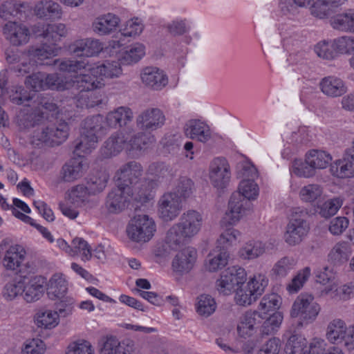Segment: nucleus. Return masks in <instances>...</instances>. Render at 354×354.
<instances>
[{"label": "nucleus", "mask_w": 354, "mask_h": 354, "mask_svg": "<svg viewBox=\"0 0 354 354\" xmlns=\"http://www.w3.org/2000/svg\"><path fill=\"white\" fill-rule=\"evenodd\" d=\"M177 224L191 238L199 232L202 225V216L195 210H188L181 215Z\"/></svg>", "instance_id": "393cba45"}, {"label": "nucleus", "mask_w": 354, "mask_h": 354, "mask_svg": "<svg viewBox=\"0 0 354 354\" xmlns=\"http://www.w3.org/2000/svg\"><path fill=\"white\" fill-rule=\"evenodd\" d=\"M120 23V19L113 13H107L95 18L93 22V31L101 36L113 32Z\"/></svg>", "instance_id": "a878e982"}, {"label": "nucleus", "mask_w": 354, "mask_h": 354, "mask_svg": "<svg viewBox=\"0 0 354 354\" xmlns=\"http://www.w3.org/2000/svg\"><path fill=\"white\" fill-rule=\"evenodd\" d=\"M102 129V118L100 115L86 118L82 123L80 141L76 144L75 151L85 154L96 147L98 141L97 133Z\"/></svg>", "instance_id": "0eeeda50"}, {"label": "nucleus", "mask_w": 354, "mask_h": 354, "mask_svg": "<svg viewBox=\"0 0 354 354\" xmlns=\"http://www.w3.org/2000/svg\"><path fill=\"white\" fill-rule=\"evenodd\" d=\"M91 75L88 74L91 77H93L96 80L97 86L95 88L101 87L102 83L98 80V77L102 80V77L113 78L117 77L122 73L120 64L117 61H104L102 64L97 65L92 68H89Z\"/></svg>", "instance_id": "aec40b11"}, {"label": "nucleus", "mask_w": 354, "mask_h": 354, "mask_svg": "<svg viewBox=\"0 0 354 354\" xmlns=\"http://www.w3.org/2000/svg\"><path fill=\"white\" fill-rule=\"evenodd\" d=\"M350 248L347 243H337L328 254L329 260L335 265H339L346 262L351 256Z\"/></svg>", "instance_id": "c03bdc74"}, {"label": "nucleus", "mask_w": 354, "mask_h": 354, "mask_svg": "<svg viewBox=\"0 0 354 354\" xmlns=\"http://www.w3.org/2000/svg\"><path fill=\"white\" fill-rule=\"evenodd\" d=\"M318 311H291L292 325L302 327L313 322L317 317Z\"/></svg>", "instance_id": "864d4df0"}, {"label": "nucleus", "mask_w": 354, "mask_h": 354, "mask_svg": "<svg viewBox=\"0 0 354 354\" xmlns=\"http://www.w3.org/2000/svg\"><path fill=\"white\" fill-rule=\"evenodd\" d=\"M26 257V252L22 245H11L6 252L3 264L7 269L15 270L19 268V272L20 274L25 272L24 269H28V273L33 272L35 266L32 263L26 262L24 263Z\"/></svg>", "instance_id": "9d476101"}, {"label": "nucleus", "mask_w": 354, "mask_h": 354, "mask_svg": "<svg viewBox=\"0 0 354 354\" xmlns=\"http://www.w3.org/2000/svg\"><path fill=\"white\" fill-rule=\"evenodd\" d=\"M240 236L241 233L237 230L232 227L226 229L217 240V248L227 250L230 246L236 243Z\"/></svg>", "instance_id": "603ef678"}, {"label": "nucleus", "mask_w": 354, "mask_h": 354, "mask_svg": "<svg viewBox=\"0 0 354 354\" xmlns=\"http://www.w3.org/2000/svg\"><path fill=\"white\" fill-rule=\"evenodd\" d=\"M33 126L38 125L34 131L32 143L37 147L46 145L53 147L64 142L68 136L69 127L66 122H61L57 124H44V113L41 112L35 116Z\"/></svg>", "instance_id": "f257e3e1"}, {"label": "nucleus", "mask_w": 354, "mask_h": 354, "mask_svg": "<svg viewBox=\"0 0 354 354\" xmlns=\"http://www.w3.org/2000/svg\"><path fill=\"white\" fill-rule=\"evenodd\" d=\"M336 50L341 54H354V37L342 36L334 39Z\"/></svg>", "instance_id": "0e129e2a"}, {"label": "nucleus", "mask_w": 354, "mask_h": 354, "mask_svg": "<svg viewBox=\"0 0 354 354\" xmlns=\"http://www.w3.org/2000/svg\"><path fill=\"white\" fill-rule=\"evenodd\" d=\"M57 311H39L35 317V323L39 327L51 328L59 323Z\"/></svg>", "instance_id": "de8ad7c7"}, {"label": "nucleus", "mask_w": 354, "mask_h": 354, "mask_svg": "<svg viewBox=\"0 0 354 354\" xmlns=\"http://www.w3.org/2000/svg\"><path fill=\"white\" fill-rule=\"evenodd\" d=\"M58 50L59 49L56 46H50L46 43L39 47L30 46L28 50V59H32L34 62L37 64L51 65V63L48 62L44 63V61L56 56Z\"/></svg>", "instance_id": "cd10ccee"}, {"label": "nucleus", "mask_w": 354, "mask_h": 354, "mask_svg": "<svg viewBox=\"0 0 354 354\" xmlns=\"http://www.w3.org/2000/svg\"><path fill=\"white\" fill-rule=\"evenodd\" d=\"M314 50L319 57L326 60L335 59L337 53L334 39L320 41L315 46Z\"/></svg>", "instance_id": "a18cd8bd"}, {"label": "nucleus", "mask_w": 354, "mask_h": 354, "mask_svg": "<svg viewBox=\"0 0 354 354\" xmlns=\"http://www.w3.org/2000/svg\"><path fill=\"white\" fill-rule=\"evenodd\" d=\"M142 175V167L141 165L136 161H130L124 164L115 173L116 185L124 187H131L134 191L137 188V192L141 189L142 192L148 189L149 183L145 180L140 185H137Z\"/></svg>", "instance_id": "423d86ee"}, {"label": "nucleus", "mask_w": 354, "mask_h": 354, "mask_svg": "<svg viewBox=\"0 0 354 354\" xmlns=\"http://www.w3.org/2000/svg\"><path fill=\"white\" fill-rule=\"evenodd\" d=\"M308 212L299 207L295 208L286 226L285 241L290 245L299 244L308 234L310 227L306 221Z\"/></svg>", "instance_id": "20e7f679"}, {"label": "nucleus", "mask_w": 354, "mask_h": 354, "mask_svg": "<svg viewBox=\"0 0 354 354\" xmlns=\"http://www.w3.org/2000/svg\"><path fill=\"white\" fill-rule=\"evenodd\" d=\"M183 130L187 138L201 142L209 141L212 137L209 125L198 119H191L187 121Z\"/></svg>", "instance_id": "a211bd4d"}, {"label": "nucleus", "mask_w": 354, "mask_h": 354, "mask_svg": "<svg viewBox=\"0 0 354 354\" xmlns=\"http://www.w3.org/2000/svg\"><path fill=\"white\" fill-rule=\"evenodd\" d=\"M341 207V203L337 198L328 200L321 205L318 206V212L322 217L330 218L335 215L339 208Z\"/></svg>", "instance_id": "69168bd1"}, {"label": "nucleus", "mask_w": 354, "mask_h": 354, "mask_svg": "<svg viewBox=\"0 0 354 354\" xmlns=\"http://www.w3.org/2000/svg\"><path fill=\"white\" fill-rule=\"evenodd\" d=\"M296 261L292 257H283L277 261L271 270V276L275 279L286 277L288 274L295 268Z\"/></svg>", "instance_id": "4c0bfd02"}, {"label": "nucleus", "mask_w": 354, "mask_h": 354, "mask_svg": "<svg viewBox=\"0 0 354 354\" xmlns=\"http://www.w3.org/2000/svg\"><path fill=\"white\" fill-rule=\"evenodd\" d=\"M4 57L11 69L20 75L29 73L34 69V63H32L30 59L25 57L24 53L18 49L7 48L4 51Z\"/></svg>", "instance_id": "4468645a"}, {"label": "nucleus", "mask_w": 354, "mask_h": 354, "mask_svg": "<svg viewBox=\"0 0 354 354\" xmlns=\"http://www.w3.org/2000/svg\"><path fill=\"white\" fill-rule=\"evenodd\" d=\"M263 318L259 311H246L240 317L237 324V334L241 339H247L251 337L256 332L255 325L258 323V319Z\"/></svg>", "instance_id": "412c9836"}, {"label": "nucleus", "mask_w": 354, "mask_h": 354, "mask_svg": "<svg viewBox=\"0 0 354 354\" xmlns=\"http://www.w3.org/2000/svg\"><path fill=\"white\" fill-rule=\"evenodd\" d=\"M47 88L57 91L74 89L80 93L90 91L97 86L96 80L87 74H80L72 77L57 73L47 74Z\"/></svg>", "instance_id": "7ed1b4c3"}, {"label": "nucleus", "mask_w": 354, "mask_h": 354, "mask_svg": "<svg viewBox=\"0 0 354 354\" xmlns=\"http://www.w3.org/2000/svg\"><path fill=\"white\" fill-rule=\"evenodd\" d=\"M71 256H75L82 252V259L84 261H88L92 256L88 243L82 238L76 237L73 239L71 242Z\"/></svg>", "instance_id": "4d7b16f0"}, {"label": "nucleus", "mask_w": 354, "mask_h": 354, "mask_svg": "<svg viewBox=\"0 0 354 354\" xmlns=\"http://www.w3.org/2000/svg\"><path fill=\"white\" fill-rule=\"evenodd\" d=\"M251 207L252 203L250 200L240 193L234 192L229 200L228 211L223 218V222L229 225L236 223Z\"/></svg>", "instance_id": "ddd939ff"}, {"label": "nucleus", "mask_w": 354, "mask_h": 354, "mask_svg": "<svg viewBox=\"0 0 354 354\" xmlns=\"http://www.w3.org/2000/svg\"><path fill=\"white\" fill-rule=\"evenodd\" d=\"M46 350L45 343L40 339L27 340L22 349L23 354H44Z\"/></svg>", "instance_id": "774afa93"}, {"label": "nucleus", "mask_w": 354, "mask_h": 354, "mask_svg": "<svg viewBox=\"0 0 354 354\" xmlns=\"http://www.w3.org/2000/svg\"><path fill=\"white\" fill-rule=\"evenodd\" d=\"M319 88L324 95L331 98L340 97L348 91L346 82L335 75H328L321 79Z\"/></svg>", "instance_id": "6ab92c4d"}, {"label": "nucleus", "mask_w": 354, "mask_h": 354, "mask_svg": "<svg viewBox=\"0 0 354 354\" xmlns=\"http://www.w3.org/2000/svg\"><path fill=\"white\" fill-rule=\"evenodd\" d=\"M196 259V250L192 247L185 248L175 255L172 261V268L176 272L187 273L194 268Z\"/></svg>", "instance_id": "f3484780"}, {"label": "nucleus", "mask_w": 354, "mask_h": 354, "mask_svg": "<svg viewBox=\"0 0 354 354\" xmlns=\"http://www.w3.org/2000/svg\"><path fill=\"white\" fill-rule=\"evenodd\" d=\"M124 146L127 147L124 136L122 133H114L104 142L101 148V153L104 158H109L118 155Z\"/></svg>", "instance_id": "bb28decb"}, {"label": "nucleus", "mask_w": 354, "mask_h": 354, "mask_svg": "<svg viewBox=\"0 0 354 354\" xmlns=\"http://www.w3.org/2000/svg\"><path fill=\"white\" fill-rule=\"evenodd\" d=\"M310 308V310H319V306L314 297L311 295L301 294L295 301L292 310H304Z\"/></svg>", "instance_id": "e2e57ef3"}, {"label": "nucleus", "mask_w": 354, "mask_h": 354, "mask_svg": "<svg viewBox=\"0 0 354 354\" xmlns=\"http://www.w3.org/2000/svg\"><path fill=\"white\" fill-rule=\"evenodd\" d=\"M43 279L34 277L26 280L24 285V299L27 302H34L41 298L44 292Z\"/></svg>", "instance_id": "c756f323"}, {"label": "nucleus", "mask_w": 354, "mask_h": 354, "mask_svg": "<svg viewBox=\"0 0 354 354\" xmlns=\"http://www.w3.org/2000/svg\"><path fill=\"white\" fill-rule=\"evenodd\" d=\"M35 14L44 19H57L61 18L62 9L59 4L52 0L39 1L35 6Z\"/></svg>", "instance_id": "7c9ffc66"}, {"label": "nucleus", "mask_w": 354, "mask_h": 354, "mask_svg": "<svg viewBox=\"0 0 354 354\" xmlns=\"http://www.w3.org/2000/svg\"><path fill=\"white\" fill-rule=\"evenodd\" d=\"M229 254L225 249L217 248L210 252L205 260V268L215 272L224 268L228 261Z\"/></svg>", "instance_id": "f704fd0d"}, {"label": "nucleus", "mask_w": 354, "mask_h": 354, "mask_svg": "<svg viewBox=\"0 0 354 354\" xmlns=\"http://www.w3.org/2000/svg\"><path fill=\"white\" fill-rule=\"evenodd\" d=\"M332 27L345 32H354V9H348L330 19Z\"/></svg>", "instance_id": "473e14b6"}, {"label": "nucleus", "mask_w": 354, "mask_h": 354, "mask_svg": "<svg viewBox=\"0 0 354 354\" xmlns=\"http://www.w3.org/2000/svg\"><path fill=\"white\" fill-rule=\"evenodd\" d=\"M156 230L154 221L145 214L135 216L130 220L126 230L128 238L138 243L151 240Z\"/></svg>", "instance_id": "39448f33"}, {"label": "nucleus", "mask_w": 354, "mask_h": 354, "mask_svg": "<svg viewBox=\"0 0 354 354\" xmlns=\"http://www.w3.org/2000/svg\"><path fill=\"white\" fill-rule=\"evenodd\" d=\"M268 284V279L265 274H254L248 283V292H252L256 296L261 295Z\"/></svg>", "instance_id": "5fc2aeb1"}, {"label": "nucleus", "mask_w": 354, "mask_h": 354, "mask_svg": "<svg viewBox=\"0 0 354 354\" xmlns=\"http://www.w3.org/2000/svg\"><path fill=\"white\" fill-rule=\"evenodd\" d=\"M259 314L263 317L257 318L259 324L263 321L261 326L263 335H271L280 327L283 318L281 311H274L272 315H268V311H259Z\"/></svg>", "instance_id": "72a5a7b5"}, {"label": "nucleus", "mask_w": 354, "mask_h": 354, "mask_svg": "<svg viewBox=\"0 0 354 354\" xmlns=\"http://www.w3.org/2000/svg\"><path fill=\"white\" fill-rule=\"evenodd\" d=\"M307 162L315 169L326 168L332 160L330 153L321 150H310L306 155Z\"/></svg>", "instance_id": "a19ab883"}, {"label": "nucleus", "mask_w": 354, "mask_h": 354, "mask_svg": "<svg viewBox=\"0 0 354 354\" xmlns=\"http://www.w3.org/2000/svg\"><path fill=\"white\" fill-rule=\"evenodd\" d=\"M322 194L323 188L318 184H308L302 187L299 192L300 200L310 204L320 200Z\"/></svg>", "instance_id": "79ce46f5"}, {"label": "nucleus", "mask_w": 354, "mask_h": 354, "mask_svg": "<svg viewBox=\"0 0 354 354\" xmlns=\"http://www.w3.org/2000/svg\"><path fill=\"white\" fill-rule=\"evenodd\" d=\"M247 279L245 269L239 266L227 268L217 280L216 286L219 292L228 295L238 290Z\"/></svg>", "instance_id": "6e6552de"}, {"label": "nucleus", "mask_w": 354, "mask_h": 354, "mask_svg": "<svg viewBox=\"0 0 354 354\" xmlns=\"http://www.w3.org/2000/svg\"><path fill=\"white\" fill-rule=\"evenodd\" d=\"M240 339L239 336L236 337L235 333L232 330L225 329L216 339V343L226 353H237L241 351Z\"/></svg>", "instance_id": "2f4dec72"}, {"label": "nucleus", "mask_w": 354, "mask_h": 354, "mask_svg": "<svg viewBox=\"0 0 354 354\" xmlns=\"http://www.w3.org/2000/svg\"><path fill=\"white\" fill-rule=\"evenodd\" d=\"M209 178L217 189H224L230 178L228 164L225 158H214L209 166Z\"/></svg>", "instance_id": "dca6fc26"}, {"label": "nucleus", "mask_w": 354, "mask_h": 354, "mask_svg": "<svg viewBox=\"0 0 354 354\" xmlns=\"http://www.w3.org/2000/svg\"><path fill=\"white\" fill-rule=\"evenodd\" d=\"M66 280L59 274H54L50 279L47 288V295L51 300H59L58 310L65 308H74L72 298L65 297L67 291Z\"/></svg>", "instance_id": "f8f14e48"}, {"label": "nucleus", "mask_w": 354, "mask_h": 354, "mask_svg": "<svg viewBox=\"0 0 354 354\" xmlns=\"http://www.w3.org/2000/svg\"><path fill=\"white\" fill-rule=\"evenodd\" d=\"M236 193H240L243 197L252 201L259 196V189L258 185L252 179H243L239 185Z\"/></svg>", "instance_id": "8fccbe9b"}, {"label": "nucleus", "mask_w": 354, "mask_h": 354, "mask_svg": "<svg viewBox=\"0 0 354 354\" xmlns=\"http://www.w3.org/2000/svg\"><path fill=\"white\" fill-rule=\"evenodd\" d=\"M187 239H189V236L176 223L167 232L166 243L171 249L174 250L185 244Z\"/></svg>", "instance_id": "37998d69"}, {"label": "nucleus", "mask_w": 354, "mask_h": 354, "mask_svg": "<svg viewBox=\"0 0 354 354\" xmlns=\"http://www.w3.org/2000/svg\"><path fill=\"white\" fill-rule=\"evenodd\" d=\"M71 50L76 56L93 57L102 50L101 43L97 39L87 38L75 41Z\"/></svg>", "instance_id": "b1692460"}, {"label": "nucleus", "mask_w": 354, "mask_h": 354, "mask_svg": "<svg viewBox=\"0 0 354 354\" xmlns=\"http://www.w3.org/2000/svg\"><path fill=\"white\" fill-rule=\"evenodd\" d=\"M66 354H94V349L88 341L79 339L68 345Z\"/></svg>", "instance_id": "680f3d73"}, {"label": "nucleus", "mask_w": 354, "mask_h": 354, "mask_svg": "<svg viewBox=\"0 0 354 354\" xmlns=\"http://www.w3.org/2000/svg\"><path fill=\"white\" fill-rule=\"evenodd\" d=\"M134 201L145 203L150 201L153 196L148 189L137 192L131 187H124L116 185V187L109 192L106 196L105 206L110 213L117 214L124 210L130 202L131 198Z\"/></svg>", "instance_id": "f03ea898"}, {"label": "nucleus", "mask_w": 354, "mask_h": 354, "mask_svg": "<svg viewBox=\"0 0 354 354\" xmlns=\"http://www.w3.org/2000/svg\"><path fill=\"white\" fill-rule=\"evenodd\" d=\"M346 329L345 324L342 320L334 319L328 326L326 333L328 339L333 344L342 342Z\"/></svg>", "instance_id": "49530a36"}, {"label": "nucleus", "mask_w": 354, "mask_h": 354, "mask_svg": "<svg viewBox=\"0 0 354 354\" xmlns=\"http://www.w3.org/2000/svg\"><path fill=\"white\" fill-rule=\"evenodd\" d=\"M109 180V175L105 171H97L92 174L86 180V187L92 195L104 190Z\"/></svg>", "instance_id": "58836bf2"}, {"label": "nucleus", "mask_w": 354, "mask_h": 354, "mask_svg": "<svg viewBox=\"0 0 354 354\" xmlns=\"http://www.w3.org/2000/svg\"><path fill=\"white\" fill-rule=\"evenodd\" d=\"M144 55L145 46L142 44H136L122 54L120 62L127 65L136 63Z\"/></svg>", "instance_id": "3c124183"}, {"label": "nucleus", "mask_w": 354, "mask_h": 354, "mask_svg": "<svg viewBox=\"0 0 354 354\" xmlns=\"http://www.w3.org/2000/svg\"><path fill=\"white\" fill-rule=\"evenodd\" d=\"M5 39L12 46H21L26 44L30 39V31L24 24L8 21L3 28Z\"/></svg>", "instance_id": "2eb2a0df"}, {"label": "nucleus", "mask_w": 354, "mask_h": 354, "mask_svg": "<svg viewBox=\"0 0 354 354\" xmlns=\"http://www.w3.org/2000/svg\"><path fill=\"white\" fill-rule=\"evenodd\" d=\"M47 74L45 73H35L28 76L25 81L27 86L31 87L35 91L44 90L47 88Z\"/></svg>", "instance_id": "052dcab7"}, {"label": "nucleus", "mask_w": 354, "mask_h": 354, "mask_svg": "<svg viewBox=\"0 0 354 354\" xmlns=\"http://www.w3.org/2000/svg\"><path fill=\"white\" fill-rule=\"evenodd\" d=\"M165 115L158 108H149L142 111L136 117L137 127L146 133H150L162 128L165 123Z\"/></svg>", "instance_id": "9b49d317"}, {"label": "nucleus", "mask_w": 354, "mask_h": 354, "mask_svg": "<svg viewBox=\"0 0 354 354\" xmlns=\"http://www.w3.org/2000/svg\"><path fill=\"white\" fill-rule=\"evenodd\" d=\"M305 344L304 337L297 334H292L286 344L285 352L286 354H300Z\"/></svg>", "instance_id": "bf43d9fd"}, {"label": "nucleus", "mask_w": 354, "mask_h": 354, "mask_svg": "<svg viewBox=\"0 0 354 354\" xmlns=\"http://www.w3.org/2000/svg\"><path fill=\"white\" fill-rule=\"evenodd\" d=\"M266 244L259 241L251 240L240 249V257L243 259H254L265 253Z\"/></svg>", "instance_id": "e433bc0d"}, {"label": "nucleus", "mask_w": 354, "mask_h": 354, "mask_svg": "<svg viewBox=\"0 0 354 354\" xmlns=\"http://www.w3.org/2000/svg\"><path fill=\"white\" fill-rule=\"evenodd\" d=\"M87 168L88 164L83 159H71L62 167L60 177L64 182H73L82 177Z\"/></svg>", "instance_id": "4be33fe9"}, {"label": "nucleus", "mask_w": 354, "mask_h": 354, "mask_svg": "<svg viewBox=\"0 0 354 354\" xmlns=\"http://www.w3.org/2000/svg\"><path fill=\"white\" fill-rule=\"evenodd\" d=\"M182 201L178 195L168 192L162 195L158 201V214L164 221L174 220L182 210Z\"/></svg>", "instance_id": "1a4fd4ad"}, {"label": "nucleus", "mask_w": 354, "mask_h": 354, "mask_svg": "<svg viewBox=\"0 0 354 354\" xmlns=\"http://www.w3.org/2000/svg\"><path fill=\"white\" fill-rule=\"evenodd\" d=\"M91 195L92 194L86 186L79 185L71 189L69 196L73 203L81 206L88 202Z\"/></svg>", "instance_id": "6e6d98bb"}, {"label": "nucleus", "mask_w": 354, "mask_h": 354, "mask_svg": "<svg viewBox=\"0 0 354 354\" xmlns=\"http://www.w3.org/2000/svg\"><path fill=\"white\" fill-rule=\"evenodd\" d=\"M143 84L153 90H160L165 87L168 80L163 71L156 67H147L141 73Z\"/></svg>", "instance_id": "5701e85b"}, {"label": "nucleus", "mask_w": 354, "mask_h": 354, "mask_svg": "<svg viewBox=\"0 0 354 354\" xmlns=\"http://www.w3.org/2000/svg\"><path fill=\"white\" fill-rule=\"evenodd\" d=\"M330 171L333 176L338 178H349L354 176V164L344 153L342 159L336 160L330 166Z\"/></svg>", "instance_id": "c9c22d12"}, {"label": "nucleus", "mask_w": 354, "mask_h": 354, "mask_svg": "<svg viewBox=\"0 0 354 354\" xmlns=\"http://www.w3.org/2000/svg\"><path fill=\"white\" fill-rule=\"evenodd\" d=\"M67 29L64 24H48L44 29L42 36L49 45L56 46L62 37H66Z\"/></svg>", "instance_id": "ea45409f"}, {"label": "nucleus", "mask_w": 354, "mask_h": 354, "mask_svg": "<svg viewBox=\"0 0 354 354\" xmlns=\"http://www.w3.org/2000/svg\"><path fill=\"white\" fill-rule=\"evenodd\" d=\"M133 117V115L131 109L120 106L107 114L106 122L107 125L111 128L122 127L131 122Z\"/></svg>", "instance_id": "c85d7f7f"}, {"label": "nucleus", "mask_w": 354, "mask_h": 354, "mask_svg": "<svg viewBox=\"0 0 354 354\" xmlns=\"http://www.w3.org/2000/svg\"><path fill=\"white\" fill-rule=\"evenodd\" d=\"M154 137L144 132L135 134L127 142L129 150H142L154 142Z\"/></svg>", "instance_id": "09e8293b"}, {"label": "nucleus", "mask_w": 354, "mask_h": 354, "mask_svg": "<svg viewBox=\"0 0 354 354\" xmlns=\"http://www.w3.org/2000/svg\"><path fill=\"white\" fill-rule=\"evenodd\" d=\"M147 174L153 178L151 180L152 182L154 180H160L169 175V169L163 162H153L149 166Z\"/></svg>", "instance_id": "338daca9"}, {"label": "nucleus", "mask_w": 354, "mask_h": 354, "mask_svg": "<svg viewBox=\"0 0 354 354\" xmlns=\"http://www.w3.org/2000/svg\"><path fill=\"white\" fill-rule=\"evenodd\" d=\"M19 278L16 283H8L5 286L3 290L4 297L12 299L18 295L23 293L24 285L26 283L28 277L26 274H20Z\"/></svg>", "instance_id": "13d9d810"}]
</instances>
